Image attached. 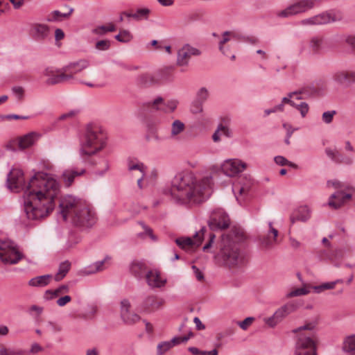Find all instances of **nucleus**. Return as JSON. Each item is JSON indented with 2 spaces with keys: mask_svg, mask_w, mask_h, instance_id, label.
Wrapping results in <instances>:
<instances>
[{
  "mask_svg": "<svg viewBox=\"0 0 355 355\" xmlns=\"http://www.w3.org/2000/svg\"><path fill=\"white\" fill-rule=\"evenodd\" d=\"M191 269L195 275L196 278L198 281H200V282L204 281V279H205L204 274L198 268H197V266H196L195 265H193L191 266Z\"/></svg>",
  "mask_w": 355,
  "mask_h": 355,
  "instance_id": "nucleus-60",
  "label": "nucleus"
},
{
  "mask_svg": "<svg viewBox=\"0 0 355 355\" xmlns=\"http://www.w3.org/2000/svg\"><path fill=\"white\" fill-rule=\"evenodd\" d=\"M80 274L83 275H90L95 274L96 272H98L97 270V268H96V265L94 263H91L90 265L83 268L80 271Z\"/></svg>",
  "mask_w": 355,
  "mask_h": 355,
  "instance_id": "nucleus-53",
  "label": "nucleus"
},
{
  "mask_svg": "<svg viewBox=\"0 0 355 355\" xmlns=\"http://www.w3.org/2000/svg\"><path fill=\"white\" fill-rule=\"evenodd\" d=\"M69 288L68 285L62 284L55 289L53 291H47L46 294H52L53 297H56L59 295L64 294L69 292Z\"/></svg>",
  "mask_w": 355,
  "mask_h": 355,
  "instance_id": "nucleus-45",
  "label": "nucleus"
},
{
  "mask_svg": "<svg viewBox=\"0 0 355 355\" xmlns=\"http://www.w3.org/2000/svg\"><path fill=\"white\" fill-rule=\"evenodd\" d=\"M89 64L87 60H80L77 62H71L64 67V71L68 74L73 75V78L71 80H74V75L81 72L83 69L87 68Z\"/></svg>",
  "mask_w": 355,
  "mask_h": 355,
  "instance_id": "nucleus-24",
  "label": "nucleus"
},
{
  "mask_svg": "<svg viewBox=\"0 0 355 355\" xmlns=\"http://www.w3.org/2000/svg\"><path fill=\"white\" fill-rule=\"evenodd\" d=\"M115 30V26L112 23H109L106 25H101L95 27L92 29V33L94 35L102 36L105 35L107 33L113 32Z\"/></svg>",
  "mask_w": 355,
  "mask_h": 355,
  "instance_id": "nucleus-33",
  "label": "nucleus"
},
{
  "mask_svg": "<svg viewBox=\"0 0 355 355\" xmlns=\"http://www.w3.org/2000/svg\"><path fill=\"white\" fill-rule=\"evenodd\" d=\"M189 339V336H184V337H174L171 340H169V343H173V347L178 345L181 343H186Z\"/></svg>",
  "mask_w": 355,
  "mask_h": 355,
  "instance_id": "nucleus-62",
  "label": "nucleus"
},
{
  "mask_svg": "<svg viewBox=\"0 0 355 355\" xmlns=\"http://www.w3.org/2000/svg\"><path fill=\"white\" fill-rule=\"evenodd\" d=\"M148 286L151 288H162L167 283V279L157 270H150L146 274Z\"/></svg>",
  "mask_w": 355,
  "mask_h": 355,
  "instance_id": "nucleus-22",
  "label": "nucleus"
},
{
  "mask_svg": "<svg viewBox=\"0 0 355 355\" xmlns=\"http://www.w3.org/2000/svg\"><path fill=\"white\" fill-rule=\"evenodd\" d=\"M218 259L229 267H234L242 261L239 250L229 235L223 236L221 241V248L218 254Z\"/></svg>",
  "mask_w": 355,
  "mask_h": 355,
  "instance_id": "nucleus-5",
  "label": "nucleus"
},
{
  "mask_svg": "<svg viewBox=\"0 0 355 355\" xmlns=\"http://www.w3.org/2000/svg\"><path fill=\"white\" fill-rule=\"evenodd\" d=\"M96 49L99 51H106L110 46V42L108 40H103L96 43Z\"/></svg>",
  "mask_w": 355,
  "mask_h": 355,
  "instance_id": "nucleus-55",
  "label": "nucleus"
},
{
  "mask_svg": "<svg viewBox=\"0 0 355 355\" xmlns=\"http://www.w3.org/2000/svg\"><path fill=\"white\" fill-rule=\"evenodd\" d=\"M336 114V110H329L324 112L322 115V120L326 124H330L334 119V116Z\"/></svg>",
  "mask_w": 355,
  "mask_h": 355,
  "instance_id": "nucleus-51",
  "label": "nucleus"
},
{
  "mask_svg": "<svg viewBox=\"0 0 355 355\" xmlns=\"http://www.w3.org/2000/svg\"><path fill=\"white\" fill-rule=\"evenodd\" d=\"M333 80L338 85L349 83L355 78V73L347 71H338L333 76Z\"/></svg>",
  "mask_w": 355,
  "mask_h": 355,
  "instance_id": "nucleus-28",
  "label": "nucleus"
},
{
  "mask_svg": "<svg viewBox=\"0 0 355 355\" xmlns=\"http://www.w3.org/2000/svg\"><path fill=\"white\" fill-rule=\"evenodd\" d=\"M44 75L48 76L46 83L48 85H56L64 82H70L73 75L64 71V67L56 69L53 67H47L44 71Z\"/></svg>",
  "mask_w": 355,
  "mask_h": 355,
  "instance_id": "nucleus-18",
  "label": "nucleus"
},
{
  "mask_svg": "<svg viewBox=\"0 0 355 355\" xmlns=\"http://www.w3.org/2000/svg\"><path fill=\"white\" fill-rule=\"evenodd\" d=\"M71 297L69 295H64L63 297H60L57 300L56 303L59 306L62 307V306H65L69 302H71Z\"/></svg>",
  "mask_w": 355,
  "mask_h": 355,
  "instance_id": "nucleus-64",
  "label": "nucleus"
},
{
  "mask_svg": "<svg viewBox=\"0 0 355 355\" xmlns=\"http://www.w3.org/2000/svg\"><path fill=\"white\" fill-rule=\"evenodd\" d=\"M320 1V0H294L292 4L279 11L277 15L280 17H290L305 12L313 8Z\"/></svg>",
  "mask_w": 355,
  "mask_h": 355,
  "instance_id": "nucleus-11",
  "label": "nucleus"
},
{
  "mask_svg": "<svg viewBox=\"0 0 355 355\" xmlns=\"http://www.w3.org/2000/svg\"><path fill=\"white\" fill-rule=\"evenodd\" d=\"M73 12V9L72 8H70L69 11L67 13H62L59 10H54L50 14V16L47 19V21H56L60 20L61 18H68Z\"/></svg>",
  "mask_w": 355,
  "mask_h": 355,
  "instance_id": "nucleus-36",
  "label": "nucleus"
},
{
  "mask_svg": "<svg viewBox=\"0 0 355 355\" xmlns=\"http://www.w3.org/2000/svg\"><path fill=\"white\" fill-rule=\"evenodd\" d=\"M298 307L299 304L297 302H289L278 308L270 317L265 318L263 322L269 327L274 328Z\"/></svg>",
  "mask_w": 355,
  "mask_h": 355,
  "instance_id": "nucleus-10",
  "label": "nucleus"
},
{
  "mask_svg": "<svg viewBox=\"0 0 355 355\" xmlns=\"http://www.w3.org/2000/svg\"><path fill=\"white\" fill-rule=\"evenodd\" d=\"M112 257L105 255L103 260L95 261L96 268L98 272H101L108 268L111 264Z\"/></svg>",
  "mask_w": 355,
  "mask_h": 355,
  "instance_id": "nucleus-37",
  "label": "nucleus"
},
{
  "mask_svg": "<svg viewBox=\"0 0 355 355\" xmlns=\"http://www.w3.org/2000/svg\"><path fill=\"white\" fill-rule=\"evenodd\" d=\"M310 293L309 287H302L294 289L286 294L287 298L307 295Z\"/></svg>",
  "mask_w": 355,
  "mask_h": 355,
  "instance_id": "nucleus-38",
  "label": "nucleus"
},
{
  "mask_svg": "<svg viewBox=\"0 0 355 355\" xmlns=\"http://www.w3.org/2000/svg\"><path fill=\"white\" fill-rule=\"evenodd\" d=\"M131 304L127 299H123L121 302V317L123 318L124 315H127L131 311Z\"/></svg>",
  "mask_w": 355,
  "mask_h": 355,
  "instance_id": "nucleus-47",
  "label": "nucleus"
},
{
  "mask_svg": "<svg viewBox=\"0 0 355 355\" xmlns=\"http://www.w3.org/2000/svg\"><path fill=\"white\" fill-rule=\"evenodd\" d=\"M97 313V307L95 305H89L85 312L83 313V318L85 320L94 319Z\"/></svg>",
  "mask_w": 355,
  "mask_h": 355,
  "instance_id": "nucleus-42",
  "label": "nucleus"
},
{
  "mask_svg": "<svg viewBox=\"0 0 355 355\" xmlns=\"http://www.w3.org/2000/svg\"><path fill=\"white\" fill-rule=\"evenodd\" d=\"M131 304L127 299H123L121 302V317L123 318L124 315H127L131 311Z\"/></svg>",
  "mask_w": 355,
  "mask_h": 355,
  "instance_id": "nucleus-48",
  "label": "nucleus"
},
{
  "mask_svg": "<svg viewBox=\"0 0 355 355\" xmlns=\"http://www.w3.org/2000/svg\"><path fill=\"white\" fill-rule=\"evenodd\" d=\"M78 208L69 221L78 227H90L93 226L97 220L94 209L85 201L79 205Z\"/></svg>",
  "mask_w": 355,
  "mask_h": 355,
  "instance_id": "nucleus-7",
  "label": "nucleus"
},
{
  "mask_svg": "<svg viewBox=\"0 0 355 355\" xmlns=\"http://www.w3.org/2000/svg\"><path fill=\"white\" fill-rule=\"evenodd\" d=\"M254 320V318L253 317H248L243 321H240L237 322V324L243 329L246 330L250 326L252 323V322Z\"/></svg>",
  "mask_w": 355,
  "mask_h": 355,
  "instance_id": "nucleus-56",
  "label": "nucleus"
},
{
  "mask_svg": "<svg viewBox=\"0 0 355 355\" xmlns=\"http://www.w3.org/2000/svg\"><path fill=\"white\" fill-rule=\"evenodd\" d=\"M312 209L308 205H302L296 208L292 213L290 220L292 224L297 221L307 222L311 217Z\"/></svg>",
  "mask_w": 355,
  "mask_h": 355,
  "instance_id": "nucleus-23",
  "label": "nucleus"
},
{
  "mask_svg": "<svg viewBox=\"0 0 355 355\" xmlns=\"http://www.w3.org/2000/svg\"><path fill=\"white\" fill-rule=\"evenodd\" d=\"M6 184L13 192H24V210L28 220L42 219L54 209L60 183L51 174L37 172L26 182L23 171L13 168L8 174Z\"/></svg>",
  "mask_w": 355,
  "mask_h": 355,
  "instance_id": "nucleus-1",
  "label": "nucleus"
},
{
  "mask_svg": "<svg viewBox=\"0 0 355 355\" xmlns=\"http://www.w3.org/2000/svg\"><path fill=\"white\" fill-rule=\"evenodd\" d=\"M294 355H317V346L303 350L294 351Z\"/></svg>",
  "mask_w": 355,
  "mask_h": 355,
  "instance_id": "nucleus-54",
  "label": "nucleus"
},
{
  "mask_svg": "<svg viewBox=\"0 0 355 355\" xmlns=\"http://www.w3.org/2000/svg\"><path fill=\"white\" fill-rule=\"evenodd\" d=\"M85 201L73 195H65L62 196L60 200V214L64 220H69L73 214L76 212L79 207V205L83 204Z\"/></svg>",
  "mask_w": 355,
  "mask_h": 355,
  "instance_id": "nucleus-12",
  "label": "nucleus"
},
{
  "mask_svg": "<svg viewBox=\"0 0 355 355\" xmlns=\"http://www.w3.org/2000/svg\"><path fill=\"white\" fill-rule=\"evenodd\" d=\"M208 225L214 231L226 229L230 225L229 216L222 209H214L210 214Z\"/></svg>",
  "mask_w": 355,
  "mask_h": 355,
  "instance_id": "nucleus-15",
  "label": "nucleus"
},
{
  "mask_svg": "<svg viewBox=\"0 0 355 355\" xmlns=\"http://www.w3.org/2000/svg\"><path fill=\"white\" fill-rule=\"evenodd\" d=\"M324 41L320 36H313L310 39L309 47L313 53H319L323 48Z\"/></svg>",
  "mask_w": 355,
  "mask_h": 355,
  "instance_id": "nucleus-32",
  "label": "nucleus"
},
{
  "mask_svg": "<svg viewBox=\"0 0 355 355\" xmlns=\"http://www.w3.org/2000/svg\"><path fill=\"white\" fill-rule=\"evenodd\" d=\"M343 349L347 354H355V334L345 338L343 343Z\"/></svg>",
  "mask_w": 355,
  "mask_h": 355,
  "instance_id": "nucleus-31",
  "label": "nucleus"
},
{
  "mask_svg": "<svg viewBox=\"0 0 355 355\" xmlns=\"http://www.w3.org/2000/svg\"><path fill=\"white\" fill-rule=\"evenodd\" d=\"M165 303L163 298L156 295H148L143 300L139 306L141 312L146 313H152L161 309Z\"/></svg>",
  "mask_w": 355,
  "mask_h": 355,
  "instance_id": "nucleus-20",
  "label": "nucleus"
},
{
  "mask_svg": "<svg viewBox=\"0 0 355 355\" xmlns=\"http://www.w3.org/2000/svg\"><path fill=\"white\" fill-rule=\"evenodd\" d=\"M149 13L150 10L148 8H139L137 9L135 12H134L132 18L138 21L146 19L148 17Z\"/></svg>",
  "mask_w": 355,
  "mask_h": 355,
  "instance_id": "nucleus-40",
  "label": "nucleus"
},
{
  "mask_svg": "<svg viewBox=\"0 0 355 355\" xmlns=\"http://www.w3.org/2000/svg\"><path fill=\"white\" fill-rule=\"evenodd\" d=\"M50 26L41 22H32L28 25V33L36 41L42 42L47 40L51 35Z\"/></svg>",
  "mask_w": 355,
  "mask_h": 355,
  "instance_id": "nucleus-17",
  "label": "nucleus"
},
{
  "mask_svg": "<svg viewBox=\"0 0 355 355\" xmlns=\"http://www.w3.org/2000/svg\"><path fill=\"white\" fill-rule=\"evenodd\" d=\"M340 17L333 10L327 11L302 21L304 25H322L339 20Z\"/></svg>",
  "mask_w": 355,
  "mask_h": 355,
  "instance_id": "nucleus-19",
  "label": "nucleus"
},
{
  "mask_svg": "<svg viewBox=\"0 0 355 355\" xmlns=\"http://www.w3.org/2000/svg\"><path fill=\"white\" fill-rule=\"evenodd\" d=\"M48 329L51 331L53 333L60 332L62 330L61 327L56 322L49 321L46 324Z\"/></svg>",
  "mask_w": 355,
  "mask_h": 355,
  "instance_id": "nucleus-57",
  "label": "nucleus"
},
{
  "mask_svg": "<svg viewBox=\"0 0 355 355\" xmlns=\"http://www.w3.org/2000/svg\"><path fill=\"white\" fill-rule=\"evenodd\" d=\"M23 258L17 246L10 239H0V260L5 264H16Z\"/></svg>",
  "mask_w": 355,
  "mask_h": 355,
  "instance_id": "nucleus-9",
  "label": "nucleus"
},
{
  "mask_svg": "<svg viewBox=\"0 0 355 355\" xmlns=\"http://www.w3.org/2000/svg\"><path fill=\"white\" fill-rule=\"evenodd\" d=\"M71 266V263L68 260L61 262L59 265L58 272L54 277L55 280L56 282L62 280L69 271Z\"/></svg>",
  "mask_w": 355,
  "mask_h": 355,
  "instance_id": "nucleus-30",
  "label": "nucleus"
},
{
  "mask_svg": "<svg viewBox=\"0 0 355 355\" xmlns=\"http://www.w3.org/2000/svg\"><path fill=\"white\" fill-rule=\"evenodd\" d=\"M12 93L18 98L21 99L24 94V89L21 86H15L12 89Z\"/></svg>",
  "mask_w": 355,
  "mask_h": 355,
  "instance_id": "nucleus-59",
  "label": "nucleus"
},
{
  "mask_svg": "<svg viewBox=\"0 0 355 355\" xmlns=\"http://www.w3.org/2000/svg\"><path fill=\"white\" fill-rule=\"evenodd\" d=\"M213 36L217 37L218 50L225 56L230 58L232 60L236 59V55L232 53V49L236 42H250L255 43V39H251L250 37L242 34L237 30L226 31L222 33L220 35L214 33Z\"/></svg>",
  "mask_w": 355,
  "mask_h": 355,
  "instance_id": "nucleus-4",
  "label": "nucleus"
},
{
  "mask_svg": "<svg viewBox=\"0 0 355 355\" xmlns=\"http://www.w3.org/2000/svg\"><path fill=\"white\" fill-rule=\"evenodd\" d=\"M128 168L130 171L137 170L141 173V174H143V176L146 175V168L143 163H141V162H137L135 164L129 163L128 166Z\"/></svg>",
  "mask_w": 355,
  "mask_h": 355,
  "instance_id": "nucleus-49",
  "label": "nucleus"
},
{
  "mask_svg": "<svg viewBox=\"0 0 355 355\" xmlns=\"http://www.w3.org/2000/svg\"><path fill=\"white\" fill-rule=\"evenodd\" d=\"M315 322H310L297 328L293 329L292 332L297 334L295 343V350H303L311 347L317 346V340L315 336L307 335L303 331H313L316 327Z\"/></svg>",
  "mask_w": 355,
  "mask_h": 355,
  "instance_id": "nucleus-8",
  "label": "nucleus"
},
{
  "mask_svg": "<svg viewBox=\"0 0 355 355\" xmlns=\"http://www.w3.org/2000/svg\"><path fill=\"white\" fill-rule=\"evenodd\" d=\"M172 347L173 343H169V341H164L159 343L157 347V355H163Z\"/></svg>",
  "mask_w": 355,
  "mask_h": 355,
  "instance_id": "nucleus-44",
  "label": "nucleus"
},
{
  "mask_svg": "<svg viewBox=\"0 0 355 355\" xmlns=\"http://www.w3.org/2000/svg\"><path fill=\"white\" fill-rule=\"evenodd\" d=\"M107 135L103 129L88 124L79 136V153L81 157H90L103 150L107 145Z\"/></svg>",
  "mask_w": 355,
  "mask_h": 355,
  "instance_id": "nucleus-3",
  "label": "nucleus"
},
{
  "mask_svg": "<svg viewBox=\"0 0 355 355\" xmlns=\"http://www.w3.org/2000/svg\"><path fill=\"white\" fill-rule=\"evenodd\" d=\"M211 175L196 178L191 171H182L175 175L169 190L173 201L180 205L200 204L211 194Z\"/></svg>",
  "mask_w": 355,
  "mask_h": 355,
  "instance_id": "nucleus-2",
  "label": "nucleus"
},
{
  "mask_svg": "<svg viewBox=\"0 0 355 355\" xmlns=\"http://www.w3.org/2000/svg\"><path fill=\"white\" fill-rule=\"evenodd\" d=\"M292 107H295L300 112L301 116L302 118H304L307 115L309 110V106L306 102H300V103H296L294 102L292 104Z\"/></svg>",
  "mask_w": 355,
  "mask_h": 355,
  "instance_id": "nucleus-39",
  "label": "nucleus"
},
{
  "mask_svg": "<svg viewBox=\"0 0 355 355\" xmlns=\"http://www.w3.org/2000/svg\"><path fill=\"white\" fill-rule=\"evenodd\" d=\"M329 186H332L337 189L329 198L327 205L333 209L340 208L344 203L349 201L355 189L352 186L345 185L339 181H328Z\"/></svg>",
  "mask_w": 355,
  "mask_h": 355,
  "instance_id": "nucleus-6",
  "label": "nucleus"
},
{
  "mask_svg": "<svg viewBox=\"0 0 355 355\" xmlns=\"http://www.w3.org/2000/svg\"><path fill=\"white\" fill-rule=\"evenodd\" d=\"M268 226H269V232H268V234H272L273 235V239L271 240L269 238L266 237V238H263L261 240V242L262 243V245L265 247H270L271 246L273 243L276 241V238L278 235V231L277 229L274 228L272 227V222H269L268 223Z\"/></svg>",
  "mask_w": 355,
  "mask_h": 355,
  "instance_id": "nucleus-34",
  "label": "nucleus"
},
{
  "mask_svg": "<svg viewBox=\"0 0 355 355\" xmlns=\"http://www.w3.org/2000/svg\"><path fill=\"white\" fill-rule=\"evenodd\" d=\"M178 101L171 99L165 101L162 97L158 96L153 101L145 103V107L150 111H159L164 113L173 112L177 108Z\"/></svg>",
  "mask_w": 355,
  "mask_h": 355,
  "instance_id": "nucleus-14",
  "label": "nucleus"
},
{
  "mask_svg": "<svg viewBox=\"0 0 355 355\" xmlns=\"http://www.w3.org/2000/svg\"><path fill=\"white\" fill-rule=\"evenodd\" d=\"M325 153L326 155L334 161H336L337 157L339 155V153L337 150L331 148H326Z\"/></svg>",
  "mask_w": 355,
  "mask_h": 355,
  "instance_id": "nucleus-63",
  "label": "nucleus"
},
{
  "mask_svg": "<svg viewBox=\"0 0 355 355\" xmlns=\"http://www.w3.org/2000/svg\"><path fill=\"white\" fill-rule=\"evenodd\" d=\"M52 275H51L37 276L31 279L28 285L33 287H43L49 284Z\"/></svg>",
  "mask_w": 355,
  "mask_h": 355,
  "instance_id": "nucleus-29",
  "label": "nucleus"
},
{
  "mask_svg": "<svg viewBox=\"0 0 355 355\" xmlns=\"http://www.w3.org/2000/svg\"><path fill=\"white\" fill-rule=\"evenodd\" d=\"M129 269L132 275L138 279H141L144 277H146V274L148 271L147 270V267L144 262L137 260L131 262Z\"/></svg>",
  "mask_w": 355,
  "mask_h": 355,
  "instance_id": "nucleus-25",
  "label": "nucleus"
},
{
  "mask_svg": "<svg viewBox=\"0 0 355 355\" xmlns=\"http://www.w3.org/2000/svg\"><path fill=\"white\" fill-rule=\"evenodd\" d=\"M218 127L221 135H224L227 137H231L232 136V131L227 126L223 124H219Z\"/></svg>",
  "mask_w": 355,
  "mask_h": 355,
  "instance_id": "nucleus-58",
  "label": "nucleus"
},
{
  "mask_svg": "<svg viewBox=\"0 0 355 355\" xmlns=\"http://www.w3.org/2000/svg\"><path fill=\"white\" fill-rule=\"evenodd\" d=\"M85 169L77 170L75 168L67 169L62 173L63 182L67 187L71 186L76 177L80 176L85 173Z\"/></svg>",
  "mask_w": 355,
  "mask_h": 355,
  "instance_id": "nucleus-27",
  "label": "nucleus"
},
{
  "mask_svg": "<svg viewBox=\"0 0 355 355\" xmlns=\"http://www.w3.org/2000/svg\"><path fill=\"white\" fill-rule=\"evenodd\" d=\"M121 318L125 324H132L139 321L141 318L137 313L130 311L129 314L124 315Z\"/></svg>",
  "mask_w": 355,
  "mask_h": 355,
  "instance_id": "nucleus-41",
  "label": "nucleus"
},
{
  "mask_svg": "<svg viewBox=\"0 0 355 355\" xmlns=\"http://www.w3.org/2000/svg\"><path fill=\"white\" fill-rule=\"evenodd\" d=\"M335 287V283L326 282L319 286H311L314 292L316 293H320L324 290L333 289Z\"/></svg>",
  "mask_w": 355,
  "mask_h": 355,
  "instance_id": "nucleus-46",
  "label": "nucleus"
},
{
  "mask_svg": "<svg viewBox=\"0 0 355 355\" xmlns=\"http://www.w3.org/2000/svg\"><path fill=\"white\" fill-rule=\"evenodd\" d=\"M132 38V36L129 31H123L119 34L115 36V39L121 42H128Z\"/></svg>",
  "mask_w": 355,
  "mask_h": 355,
  "instance_id": "nucleus-52",
  "label": "nucleus"
},
{
  "mask_svg": "<svg viewBox=\"0 0 355 355\" xmlns=\"http://www.w3.org/2000/svg\"><path fill=\"white\" fill-rule=\"evenodd\" d=\"M209 96V94L207 89L201 87L197 92V101L203 104L208 99Z\"/></svg>",
  "mask_w": 355,
  "mask_h": 355,
  "instance_id": "nucleus-43",
  "label": "nucleus"
},
{
  "mask_svg": "<svg viewBox=\"0 0 355 355\" xmlns=\"http://www.w3.org/2000/svg\"><path fill=\"white\" fill-rule=\"evenodd\" d=\"M207 229L202 227L199 231H197L193 238L182 236L175 239L176 244L182 249L189 251L194 248L198 247L204 239L205 232Z\"/></svg>",
  "mask_w": 355,
  "mask_h": 355,
  "instance_id": "nucleus-16",
  "label": "nucleus"
},
{
  "mask_svg": "<svg viewBox=\"0 0 355 355\" xmlns=\"http://www.w3.org/2000/svg\"><path fill=\"white\" fill-rule=\"evenodd\" d=\"M40 135L35 132H29L19 138L18 144L21 149L28 148L34 145L40 139Z\"/></svg>",
  "mask_w": 355,
  "mask_h": 355,
  "instance_id": "nucleus-26",
  "label": "nucleus"
},
{
  "mask_svg": "<svg viewBox=\"0 0 355 355\" xmlns=\"http://www.w3.org/2000/svg\"><path fill=\"white\" fill-rule=\"evenodd\" d=\"M43 310L44 309L42 306L32 305L28 310V313L32 317L37 320L42 313Z\"/></svg>",
  "mask_w": 355,
  "mask_h": 355,
  "instance_id": "nucleus-50",
  "label": "nucleus"
},
{
  "mask_svg": "<svg viewBox=\"0 0 355 355\" xmlns=\"http://www.w3.org/2000/svg\"><path fill=\"white\" fill-rule=\"evenodd\" d=\"M200 54V50L189 44H186L178 51L177 64L180 67H186L189 64L192 56H198Z\"/></svg>",
  "mask_w": 355,
  "mask_h": 355,
  "instance_id": "nucleus-21",
  "label": "nucleus"
},
{
  "mask_svg": "<svg viewBox=\"0 0 355 355\" xmlns=\"http://www.w3.org/2000/svg\"><path fill=\"white\" fill-rule=\"evenodd\" d=\"M295 92L289 93L287 96H285L282 98V103L284 105L285 103L289 104L292 106V104L294 103V96L295 95Z\"/></svg>",
  "mask_w": 355,
  "mask_h": 355,
  "instance_id": "nucleus-61",
  "label": "nucleus"
},
{
  "mask_svg": "<svg viewBox=\"0 0 355 355\" xmlns=\"http://www.w3.org/2000/svg\"><path fill=\"white\" fill-rule=\"evenodd\" d=\"M184 123L180 120H175L171 125V138H176L178 135L184 131Z\"/></svg>",
  "mask_w": 355,
  "mask_h": 355,
  "instance_id": "nucleus-35",
  "label": "nucleus"
},
{
  "mask_svg": "<svg viewBox=\"0 0 355 355\" xmlns=\"http://www.w3.org/2000/svg\"><path fill=\"white\" fill-rule=\"evenodd\" d=\"M246 166V164L241 159L231 158L224 160L220 165V168H215V166H213L211 170L214 173L220 171L226 176L232 178L242 173Z\"/></svg>",
  "mask_w": 355,
  "mask_h": 355,
  "instance_id": "nucleus-13",
  "label": "nucleus"
}]
</instances>
